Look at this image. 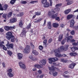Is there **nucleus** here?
<instances>
[{
  "mask_svg": "<svg viewBox=\"0 0 78 78\" xmlns=\"http://www.w3.org/2000/svg\"><path fill=\"white\" fill-rule=\"evenodd\" d=\"M68 47H69V45H67L65 46V49H66V50L68 49Z\"/></svg>",
  "mask_w": 78,
  "mask_h": 78,
  "instance_id": "obj_60",
  "label": "nucleus"
},
{
  "mask_svg": "<svg viewBox=\"0 0 78 78\" xmlns=\"http://www.w3.org/2000/svg\"><path fill=\"white\" fill-rule=\"evenodd\" d=\"M27 2L25 1H21V3L22 4H26Z\"/></svg>",
  "mask_w": 78,
  "mask_h": 78,
  "instance_id": "obj_42",
  "label": "nucleus"
},
{
  "mask_svg": "<svg viewBox=\"0 0 78 78\" xmlns=\"http://www.w3.org/2000/svg\"><path fill=\"white\" fill-rule=\"evenodd\" d=\"M37 74L38 75H41L42 73V70L39 69L37 71Z\"/></svg>",
  "mask_w": 78,
  "mask_h": 78,
  "instance_id": "obj_40",
  "label": "nucleus"
},
{
  "mask_svg": "<svg viewBox=\"0 0 78 78\" xmlns=\"http://www.w3.org/2000/svg\"><path fill=\"white\" fill-rule=\"evenodd\" d=\"M70 33L71 34H72V35H75V31L73 30H72L71 32H70Z\"/></svg>",
  "mask_w": 78,
  "mask_h": 78,
  "instance_id": "obj_49",
  "label": "nucleus"
},
{
  "mask_svg": "<svg viewBox=\"0 0 78 78\" xmlns=\"http://www.w3.org/2000/svg\"><path fill=\"white\" fill-rule=\"evenodd\" d=\"M47 40L46 39L44 40L43 41V45L45 46V47H46L47 46Z\"/></svg>",
  "mask_w": 78,
  "mask_h": 78,
  "instance_id": "obj_29",
  "label": "nucleus"
},
{
  "mask_svg": "<svg viewBox=\"0 0 78 78\" xmlns=\"http://www.w3.org/2000/svg\"><path fill=\"white\" fill-rule=\"evenodd\" d=\"M61 50L66 51V48H64V46H61L60 48H58V49L55 50L54 52L55 53V56L58 57V58L62 57V55H61L60 53H59V52L61 51Z\"/></svg>",
  "mask_w": 78,
  "mask_h": 78,
  "instance_id": "obj_1",
  "label": "nucleus"
},
{
  "mask_svg": "<svg viewBox=\"0 0 78 78\" xmlns=\"http://www.w3.org/2000/svg\"><path fill=\"white\" fill-rule=\"evenodd\" d=\"M49 2H50V6H52V5L53 4V2L52 1V0H49Z\"/></svg>",
  "mask_w": 78,
  "mask_h": 78,
  "instance_id": "obj_56",
  "label": "nucleus"
},
{
  "mask_svg": "<svg viewBox=\"0 0 78 78\" xmlns=\"http://www.w3.org/2000/svg\"><path fill=\"white\" fill-rule=\"evenodd\" d=\"M48 60L49 61V63L52 64L54 62H55V61H58V58H49L48 59Z\"/></svg>",
  "mask_w": 78,
  "mask_h": 78,
  "instance_id": "obj_2",
  "label": "nucleus"
},
{
  "mask_svg": "<svg viewBox=\"0 0 78 78\" xmlns=\"http://www.w3.org/2000/svg\"><path fill=\"white\" fill-rule=\"evenodd\" d=\"M60 10V9L58 7H56L54 9V10H53V11H54V12H56L55 11H56L57 12H59Z\"/></svg>",
  "mask_w": 78,
  "mask_h": 78,
  "instance_id": "obj_26",
  "label": "nucleus"
},
{
  "mask_svg": "<svg viewBox=\"0 0 78 78\" xmlns=\"http://www.w3.org/2000/svg\"><path fill=\"white\" fill-rule=\"evenodd\" d=\"M63 35H60L58 37V41H61L62 39L63 38Z\"/></svg>",
  "mask_w": 78,
  "mask_h": 78,
  "instance_id": "obj_30",
  "label": "nucleus"
},
{
  "mask_svg": "<svg viewBox=\"0 0 78 78\" xmlns=\"http://www.w3.org/2000/svg\"><path fill=\"white\" fill-rule=\"evenodd\" d=\"M13 45L12 44H9V41H8L7 44H6L8 48H13Z\"/></svg>",
  "mask_w": 78,
  "mask_h": 78,
  "instance_id": "obj_11",
  "label": "nucleus"
},
{
  "mask_svg": "<svg viewBox=\"0 0 78 78\" xmlns=\"http://www.w3.org/2000/svg\"><path fill=\"white\" fill-rule=\"evenodd\" d=\"M32 53L35 56H37V55H38V54L39 53L37 51H36V50H33L32 51Z\"/></svg>",
  "mask_w": 78,
  "mask_h": 78,
  "instance_id": "obj_19",
  "label": "nucleus"
},
{
  "mask_svg": "<svg viewBox=\"0 0 78 78\" xmlns=\"http://www.w3.org/2000/svg\"><path fill=\"white\" fill-rule=\"evenodd\" d=\"M78 55V54L77 53H76L75 52H73V53H71L70 54V55L71 56H76Z\"/></svg>",
  "mask_w": 78,
  "mask_h": 78,
  "instance_id": "obj_32",
  "label": "nucleus"
},
{
  "mask_svg": "<svg viewBox=\"0 0 78 78\" xmlns=\"http://www.w3.org/2000/svg\"><path fill=\"white\" fill-rule=\"evenodd\" d=\"M61 5H62V4H57L55 5V6L58 8V7H60Z\"/></svg>",
  "mask_w": 78,
  "mask_h": 78,
  "instance_id": "obj_53",
  "label": "nucleus"
},
{
  "mask_svg": "<svg viewBox=\"0 0 78 78\" xmlns=\"http://www.w3.org/2000/svg\"><path fill=\"white\" fill-rule=\"evenodd\" d=\"M53 26L54 28H57L59 26V24L56 23H54L53 24Z\"/></svg>",
  "mask_w": 78,
  "mask_h": 78,
  "instance_id": "obj_24",
  "label": "nucleus"
},
{
  "mask_svg": "<svg viewBox=\"0 0 78 78\" xmlns=\"http://www.w3.org/2000/svg\"><path fill=\"white\" fill-rule=\"evenodd\" d=\"M41 20H42V19H40L37 20V21H34V22L35 23H38V22H40Z\"/></svg>",
  "mask_w": 78,
  "mask_h": 78,
  "instance_id": "obj_51",
  "label": "nucleus"
},
{
  "mask_svg": "<svg viewBox=\"0 0 78 78\" xmlns=\"http://www.w3.org/2000/svg\"><path fill=\"white\" fill-rule=\"evenodd\" d=\"M46 62L47 60H46V59H43L41 61H40L39 63L40 64H41V66H45Z\"/></svg>",
  "mask_w": 78,
  "mask_h": 78,
  "instance_id": "obj_9",
  "label": "nucleus"
},
{
  "mask_svg": "<svg viewBox=\"0 0 78 78\" xmlns=\"http://www.w3.org/2000/svg\"><path fill=\"white\" fill-rule=\"evenodd\" d=\"M52 64H53V65H54V66H56V67H57V66H59V65L60 64H56L55 63H53Z\"/></svg>",
  "mask_w": 78,
  "mask_h": 78,
  "instance_id": "obj_55",
  "label": "nucleus"
},
{
  "mask_svg": "<svg viewBox=\"0 0 78 78\" xmlns=\"http://www.w3.org/2000/svg\"><path fill=\"white\" fill-rule=\"evenodd\" d=\"M72 45L73 46H76V45H78V41L77 43L74 42L72 44Z\"/></svg>",
  "mask_w": 78,
  "mask_h": 78,
  "instance_id": "obj_43",
  "label": "nucleus"
},
{
  "mask_svg": "<svg viewBox=\"0 0 78 78\" xmlns=\"http://www.w3.org/2000/svg\"><path fill=\"white\" fill-rule=\"evenodd\" d=\"M2 64L3 67H6V66H5V63L4 62L2 63Z\"/></svg>",
  "mask_w": 78,
  "mask_h": 78,
  "instance_id": "obj_62",
  "label": "nucleus"
},
{
  "mask_svg": "<svg viewBox=\"0 0 78 78\" xmlns=\"http://www.w3.org/2000/svg\"><path fill=\"white\" fill-rule=\"evenodd\" d=\"M44 7L47 8V7H48L50 6L49 3L48 2H46L43 5Z\"/></svg>",
  "mask_w": 78,
  "mask_h": 78,
  "instance_id": "obj_23",
  "label": "nucleus"
},
{
  "mask_svg": "<svg viewBox=\"0 0 78 78\" xmlns=\"http://www.w3.org/2000/svg\"><path fill=\"white\" fill-rule=\"evenodd\" d=\"M39 48L40 50H42V49H43V46L41 45L39 46Z\"/></svg>",
  "mask_w": 78,
  "mask_h": 78,
  "instance_id": "obj_57",
  "label": "nucleus"
},
{
  "mask_svg": "<svg viewBox=\"0 0 78 78\" xmlns=\"http://www.w3.org/2000/svg\"><path fill=\"white\" fill-rule=\"evenodd\" d=\"M7 16V14H4L2 16V17L5 19H6V16Z\"/></svg>",
  "mask_w": 78,
  "mask_h": 78,
  "instance_id": "obj_41",
  "label": "nucleus"
},
{
  "mask_svg": "<svg viewBox=\"0 0 78 78\" xmlns=\"http://www.w3.org/2000/svg\"><path fill=\"white\" fill-rule=\"evenodd\" d=\"M34 66L37 68H38V69H40V68H42V66L41 65H41L38 64L35 65Z\"/></svg>",
  "mask_w": 78,
  "mask_h": 78,
  "instance_id": "obj_27",
  "label": "nucleus"
},
{
  "mask_svg": "<svg viewBox=\"0 0 78 78\" xmlns=\"http://www.w3.org/2000/svg\"><path fill=\"white\" fill-rule=\"evenodd\" d=\"M61 43L62 45H63L65 43V41L64 40H63L61 42Z\"/></svg>",
  "mask_w": 78,
  "mask_h": 78,
  "instance_id": "obj_61",
  "label": "nucleus"
},
{
  "mask_svg": "<svg viewBox=\"0 0 78 78\" xmlns=\"http://www.w3.org/2000/svg\"><path fill=\"white\" fill-rule=\"evenodd\" d=\"M31 48L29 45H27L24 49L23 51L24 53H28L30 51Z\"/></svg>",
  "mask_w": 78,
  "mask_h": 78,
  "instance_id": "obj_3",
  "label": "nucleus"
},
{
  "mask_svg": "<svg viewBox=\"0 0 78 78\" xmlns=\"http://www.w3.org/2000/svg\"><path fill=\"white\" fill-rule=\"evenodd\" d=\"M73 38V37L72 36H70L69 37V34H67L66 36V38L65 39L66 41L67 40L68 42H69L71 41V39Z\"/></svg>",
  "mask_w": 78,
  "mask_h": 78,
  "instance_id": "obj_4",
  "label": "nucleus"
},
{
  "mask_svg": "<svg viewBox=\"0 0 78 78\" xmlns=\"http://www.w3.org/2000/svg\"><path fill=\"white\" fill-rule=\"evenodd\" d=\"M60 27H61V28H64L65 26H64V25L63 24H60Z\"/></svg>",
  "mask_w": 78,
  "mask_h": 78,
  "instance_id": "obj_59",
  "label": "nucleus"
},
{
  "mask_svg": "<svg viewBox=\"0 0 78 78\" xmlns=\"http://www.w3.org/2000/svg\"><path fill=\"white\" fill-rule=\"evenodd\" d=\"M11 41L12 42H14V41H15V38H14V37L13 36H12L11 37Z\"/></svg>",
  "mask_w": 78,
  "mask_h": 78,
  "instance_id": "obj_33",
  "label": "nucleus"
},
{
  "mask_svg": "<svg viewBox=\"0 0 78 78\" xmlns=\"http://www.w3.org/2000/svg\"><path fill=\"white\" fill-rule=\"evenodd\" d=\"M37 1H33L31 2H30V3H31L32 4H34V3H37Z\"/></svg>",
  "mask_w": 78,
  "mask_h": 78,
  "instance_id": "obj_48",
  "label": "nucleus"
},
{
  "mask_svg": "<svg viewBox=\"0 0 78 78\" xmlns=\"http://www.w3.org/2000/svg\"><path fill=\"white\" fill-rule=\"evenodd\" d=\"M19 65L21 68H22V69H26V66H25V64L21 62H19Z\"/></svg>",
  "mask_w": 78,
  "mask_h": 78,
  "instance_id": "obj_8",
  "label": "nucleus"
},
{
  "mask_svg": "<svg viewBox=\"0 0 78 78\" xmlns=\"http://www.w3.org/2000/svg\"><path fill=\"white\" fill-rule=\"evenodd\" d=\"M17 0H12L10 2V3L11 4V5H14V3H15L16 2Z\"/></svg>",
  "mask_w": 78,
  "mask_h": 78,
  "instance_id": "obj_36",
  "label": "nucleus"
},
{
  "mask_svg": "<svg viewBox=\"0 0 78 78\" xmlns=\"http://www.w3.org/2000/svg\"><path fill=\"white\" fill-rule=\"evenodd\" d=\"M4 29L6 31H8L9 30H10V27L8 26H5L4 27Z\"/></svg>",
  "mask_w": 78,
  "mask_h": 78,
  "instance_id": "obj_34",
  "label": "nucleus"
},
{
  "mask_svg": "<svg viewBox=\"0 0 78 78\" xmlns=\"http://www.w3.org/2000/svg\"><path fill=\"white\" fill-rule=\"evenodd\" d=\"M75 23V20H72L70 23V27L71 28H72L74 26V25Z\"/></svg>",
  "mask_w": 78,
  "mask_h": 78,
  "instance_id": "obj_14",
  "label": "nucleus"
},
{
  "mask_svg": "<svg viewBox=\"0 0 78 78\" xmlns=\"http://www.w3.org/2000/svg\"><path fill=\"white\" fill-rule=\"evenodd\" d=\"M48 69L51 71H55V70H59L58 68L55 67L54 66H52L51 67H48Z\"/></svg>",
  "mask_w": 78,
  "mask_h": 78,
  "instance_id": "obj_7",
  "label": "nucleus"
},
{
  "mask_svg": "<svg viewBox=\"0 0 78 78\" xmlns=\"http://www.w3.org/2000/svg\"><path fill=\"white\" fill-rule=\"evenodd\" d=\"M60 61L61 62H66L67 60L64 59V58H62L60 59Z\"/></svg>",
  "mask_w": 78,
  "mask_h": 78,
  "instance_id": "obj_39",
  "label": "nucleus"
},
{
  "mask_svg": "<svg viewBox=\"0 0 78 78\" xmlns=\"http://www.w3.org/2000/svg\"><path fill=\"white\" fill-rule=\"evenodd\" d=\"M7 53H8L9 55V56H11V55H12V52H11V51H8Z\"/></svg>",
  "mask_w": 78,
  "mask_h": 78,
  "instance_id": "obj_44",
  "label": "nucleus"
},
{
  "mask_svg": "<svg viewBox=\"0 0 78 78\" xmlns=\"http://www.w3.org/2000/svg\"><path fill=\"white\" fill-rule=\"evenodd\" d=\"M6 38L8 40H10L12 36L13 35H12V33L11 32H8L6 34Z\"/></svg>",
  "mask_w": 78,
  "mask_h": 78,
  "instance_id": "obj_5",
  "label": "nucleus"
},
{
  "mask_svg": "<svg viewBox=\"0 0 78 78\" xmlns=\"http://www.w3.org/2000/svg\"><path fill=\"white\" fill-rule=\"evenodd\" d=\"M8 8V5L7 4L5 5L3 8L2 7V4L0 3V10L3 11V10H6Z\"/></svg>",
  "mask_w": 78,
  "mask_h": 78,
  "instance_id": "obj_6",
  "label": "nucleus"
},
{
  "mask_svg": "<svg viewBox=\"0 0 78 78\" xmlns=\"http://www.w3.org/2000/svg\"><path fill=\"white\" fill-rule=\"evenodd\" d=\"M72 51L74 52L76 50H78V48L76 47H73L72 48H70Z\"/></svg>",
  "mask_w": 78,
  "mask_h": 78,
  "instance_id": "obj_21",
  "label": "nucleus"
},
{
  "mask_svg": "<svg viewBox=\"0 0 78 78\" xmlns=\"http://www.w3.org/2000/svg\"><path fill=\"white\" fill-rule=\"evenodd\" d=\"M55 13V12L54 11H51V12L49 11L48 14V16H49L50 17H52V15H53Z\"/></svg>",
  "mask_w": 78,
  "mask_h": 78,
  "instance_id": "obj_10",
  "label": "nucleus"
},
{
  "mask_svg": "<svg viewBox=\"0 0 78 78\" xmlns=\"http://www.w3.org/2000/svg\"><path fill=\"white\" fill-rule=\"evenodd\" d=\"M12 12H10L8 14L7 17L8 18H9L12 16Z\"/></svg>",
  "mask_w": 78,
  "mask_h": 78,
  "instance_id": "obj_38",
  "label": "nucleus"
},
{
  "mask_svg": "<svg viewBox=\"0 0 78 78\" xmlns=\"http://www.w3.org/2000/svg\"><path fill=\"white\" fill-rule=\"evenodd\" d=\"M19 25L20 27H21V28H22V27H23V24L22 23V21L21 20L20 21V23H19Z\"/></svg>",
  "mask_w": 78,
  "mask_h": 78,
  "instance_id": "obj_28",
  "label": "nucleus"
},
{
  "mask_svg": "<svg viewBox=\"0 0 78 78\" xmlns=\"http://www.w3.org/2000/svg\"><path fill=\"white\" fill-rule=\"evenodd\" d=\"M68 73V72L67 71H65L64 73L62 75L63 76H64V77H65L66 78H69L70 77L69 76H66L65 75H66V74H67Z\"/></svg>",
  "mask_w": 78,
  "mask_h": 78,
  "instance_id": "obj_18",
  "label": "nucleus"
},
{
  "mask_svg": "<svg viewBox=\"0 0 78 78\" xmlns=\"http://www.w3.org/2000/svg\"><path fill=\"white\" fill-rule=\"evenodd\" d=\"M41 13L39 12H36L35 13V14L37 15V16H39L41 15Z\"/></svg>",
  "mask_w": 78,
  "mask_h": 78,
  "instance_id": "obj_45",
  "label": "nucleus"
},
{
  "mask_svg": "<svg viewBox=\"0 0 78 78\" xmlns=\"http://www.w3.org/2000/svg\"><path fill=\"white\" fill-rule=\"evenodd\" d=\"M58 13H56L55 15H54V14L53 15H52V19H55V17H56V16H58Z\"/></svg>",
  "mask_w": 78,
  "mask_h": 78,
  "instance_id": "obj_37",
  "label": "nucleus"
},
{
  "mask_svg": "<svg viewBox=\"0 0 78 78\" xmlns=\"http://www.w3.org/2000/svg\"><path fill=\"white\" fill-rule=\"evenodd\" d=\"M74 29H75V30H78V25L74 27Z\"/></svg>",
  "mask_w": 78,
  "mask_h": 78,
  "instance_id": "obj_63",
  "label": "nucleus"
},
{
  "mask_svg": "<svg viewBox=\"0 0 78 78\" xmlns=\"http://www.w3.org/2000/svg\"><path fill=\"white\" fill-rule=\"evenodd\" d=\"M30 44L32 49H34V45H33V43H30Z\"/></svg>",
  "mask_w": 78,
  "mask_h": 78,
  "instance_id": "obj_52",
  "label": "nucleus"
},
{
  "mask_svg": "<svg viewBox=\"0 0 78 78\" xmlns=\"http://www.w3.org/2000/svg\"><path fill=\"white\" fill-rule=\"evenodd\" d=\"M55 20H57V21H60V18L59 17H55Z\"/></svg>",
  "mask_w": 78,
  "mask_h": 78,
  "instance_id": "obj_47",
  "label": "nucleus"
},
{
  "mask_svg": "<svg viewBox=\"0 0 78 78\" xmlns=\"http://www.w3.org/2000/svg\"><path fill=\"white\" fill-rule=\"evenodd\" d=\"M71 11V9H68L64 11V13L65 14H68Z\"/></svg>",
  "mask_w": 78,
  "mask_h": 78,
  "instance_id": "obj_22",
  "label": "nucleus"
},
{
  "mask_svg": "<svg viewBox=\"0 0 78 78\" xmlns=\"http://www.w3.org/2000/svg\"><path fill=\"white\" fill-rule=\"evenodd\" d=\"M17 21V19L16 18H10V22L12 23L16 22Z\"/></svg>",
  "mask_w": 78,
  "mask_h": 78,
  "instance_id": "obj_13",
  "label": "nucleus"
},
{
  "mask_svg": "<svg viewBox=\"0 0 78 78\" xmlns=\"http://www.w3.org/2000/svg\"><path fill=\"white\" fill-rule=\"evenodd\" d=\"M46 2H47V0H42L41 1V3L43 4L44 3V4L46 3Z\"/></svg>",
  "mask_w": 78,
  "mask_h": 78,
  "instance_id": "obj_54",
  "label": "nucleus"
},
{
  "mask_svg": "<svg viewBox=\"0 0 78 78\" xmlns=\"http://www.w3.org/2000/svg\"><path fill=\"white\" fill-rule=\"evenodd\" d=\"M73 17V15L72 14L69 15L67 16V19L68 20H70V19H72Z\"/></svg>",
  "mask_w": 78,
  "mask_h": 78,
  "instance_id": "obj_20",
  "label": "nucleus"
},
{
  "mask_svg": "<svg viewBox=\"0 0 78 78\" xmlns=\"http://www.w3.org/2000/svg\"><path fill=\"white\" fill-rule=\"evenodd\" d=\"M53 75L54 76H57V75H58V72L54 71L53 73Z\"/></svg>",
  "mask_w": 78,
  "mask_h": 78,
  "instance_id": "obj_35",
  "label": "nucleus"
},
{
  "mask_svg": "<svg viewBox=\"0 0 78 78\" xmlns=\"http://www.w3.org/2000/svg\"><path fill=\"white\" fill-rule=\"evenodd\" d=\"M30 27H31V24H30L27 26V29H29L30 28Z\"/></svg>",
  "mask_w": 78,
  "mask_h": 78,
  "instance_id": "obj_58",
  "label": "nucleus"
},
{
  "mask_svg": "<svg viewBox=\"0 0 78 78\" xmlns=\"http://www.w3.org/2000/svg\"><path fill=\"white\" fill-rule=\"evenodd\" d=\"M12 29H14V27H10V30H12Z\"/></svg>",
  "mask_w": 78,
  "mask_h": 78,
  "instance_id": "obj_64",
  "label": "nucleus"
},
{
  "mask_svg": "<svg viewBox=\"0 0 78 78\" xmlns=\"http://www.w3.org/2000/svg\"><path fill=\"white\" fill-rule=\"evenodd\" d=\"M24 14V12H21L19 14H18L17 15V16L18 17H21V16H23Z\"/></svg>",
  "mask_w": 78,
  "mask_h": 78,
  "instance_id": "obj_25",
  "label": "nucleus"
},
{
  "mask_svg": "<svg viewBox=\"0 0 78 78\" xmlns=\"http://www.w3.org/2000/svg\"><path fill=\"white\" fill-rule=\"evenodd\" d=\"M47 27L48 29H51V23L50 21L48 22Z\"/></svg>",
  "mask_w": 78,
  "mask_h": 78,
  "instance_id": "obj_15",
  "label": "nucleus"
},
{
  "mask_svg": "<svg viewBox=\"0 0 78 78\" xmlns=\"http://www.w3.org/2000/svg\"><path fill=\"white\" fill-rule=\"evenodd\" d=\"M25 30V28H24L23 29V31L21 33L20 36V37H23V36H25V34H26V31Z\"/></svg>",
  "mask_w": 78,
  "mask_h": 78,
  "instance_id": "obj_12",
  "label": "nucleus"
},
{
  "mask_svg": "<svg viewBox=\"0 0 78 78\" xmlns=\"http://www.w3.org/2000/svg\"><path fill=\"white\" fill-rule=\"evenodd\" d=\"M9 77H12L14 76V74L11 73H7Z\"/></svg>",
  "mask_w": 78,
  "mask_h": 78,
  "instance_id": "obj_31",
  "label": "nucleus"
},
{
  "mask_svg": "<svg viewBox=\"0 0 78 78\" xmlns=\"http://www.w3.org/2000/svg\"><path fill=\"white\" fill-rule=\"evenodd\" d=\"M75 65H76V64L75 63H72L69 65V68H70V69H73L75 67Z\"/></svg>",
  "mask_w": 78,
  "mask_h": 78,
  "instance_id": "obj_16",
  "label": "nucleus"
},
{
  "mask_svg": "<svg viewBox=\"0 0 78 78\" xmlns=\"http://www.w3.org/2000/svg\"><path fill=\"white\" fill-rule=\"evenodd\" d=\"M73 3V2H72V1H71L69 2H68L67 3V5H71V4H72V3Z\"/></svg>",
  "mask_w": 78,
  "mask_h": 78,
  "instance_id": "obj_50",
  "label": "nucleus"
},
{
  "mask_svg": "<svg viewBox=\"0 0 78 78\" xmlns=\"http://www.w3.org/2000/svg\"><path fill=\"white\" fill-rule=\"evenodd\" d=\"M23 57V55L21 53H18V58L19 59H22Z\"/></svg>",
  "mask_w": 78,
  "mask_h": 78,
  "instance_id": "obj_17",
  "label": "nucleus"
},
{
  "mask_svg": "<svg viewBox=\"0 0 78 78\" xmlns=\"http://www.w3.org/2000/svg\"><path fill=\"white\" fill-rule=\"evenodd\" d=\"M12 72V69H10L7 70L8 73H11Z\"/></svg>",
  "mask_w": 78,
  "mask_h": 78,
  "instance_id": "obj_46",
  "label": "nucleus"
}]
</instances>
